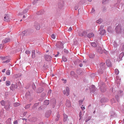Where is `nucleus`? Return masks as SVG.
<instances>
[{
  "instance_id": "1",
  "label": "nucleus",
  "mask_w": 124,
  "mask_h": 124,
  "mask_svg": "<svg viewBox=\"0 0 124 124\" xmlns=\"http://www.w3.org/2000/svg\"><path fill=\"white\" fill-rule=\"evenodd\" d=\"M0 103L2 106H5V108L7 110H8L9 108L10 105L8 102L2 100L0 102Z\"/></svg>"
},
{
  "instance_id": "2",
  "label": "nucleus",
  "mask_w": 124,
  "mask_h": 124,
  "mask_svg": "<svg viewBox=\"0 0 124 124\" xmlns=\"http://www.w3.org/2000/svg\"><path fill=\"white\" fill-rule=\"evenodd\" d=\"M66 90H64L63 91V93L65 95L66 94L67 96H68L69 95V88L68 87H66Z\"/></svg>"
},
{
  "instance_id": "3",
  "label": "nucleus",
  "mask_w": 124,
  "mask_h": 124,
  "mask_svg": "<svg viewBox=\"0 0 124 124\" xmlns=\"http://www.w3.org/2000/svg\"><path fill=\"white\" fill-rule=\"evenodd\" d=\"M97 50L98 52L100 54H102L103 53H107V51H106L105 49H103V50H102L101 48V47H99L97 48Z\"/></svg>"
},
{
  "instance_id": "4",
  "label": "nucleus",
  "mask_w": 124,
  "mask_h": 124,
  "mask_svg": "<svg viewBox=\"0 0 124 124\" xmlns=\"http://www.w3.org/2000/svg\"><path fill=\"white\" fill-rule=\"evenodd\" d=\"M56 46L62 49L63 48V44L60 42H58L56 45Z\"/></svg>"
},
{
  "instance_id": "5",
  "label": "nucleus",
  "mask_w": 124,
  "mask_h": 124,
  "mask_svg": "<svg viewBox=\"0 0 124 124\" xmlns=\"http://www.w3.org/2000/svg\"><path fill=\"white\" fill-rule=\"evenodd\" d=\"M115 29L116 31L118 33H121L122 30L121 26L119 25L116 26Z\"/></svg>"
},
{
  "instance_id": "6",
  "label": "nucleus",
  "mask_w": 124,
  "mask_h": 124,
  "mask_svg": "<svg viewBox=\"0 0 124 124\" xmlns=\"http://www.w3.org/2000/svg\"><path fill=\"white\" fill-rule=\"evenodd\" d=\"M44 58L45 60L47 61H50L52 59L51 57L48 55H46L44 56Z\"/></svg>"
},
{
  "instance_id": "7",
  "label": "nucleus",
  "mask_w": 124,
  "mask_h": 124,
  "mask_svg": "<svg viewBox=\"0 0 124 124\" xmlns=\"http://www.w3.org/2000/svg\"><path fill=\"white\" fill-rule=\"evenodd\" d=\"M51 113V110H49L47 111L45 114V116L47 117H48L50 115Z\"/></svg>"
},
{
  "instance_id": "8",
  "label": "nucleus",
  "mask_w": 124,
  "mask_h": 124,
  "mask_svg": "<svg viewBox=\"0 0 124 124\" xmlns=\"http://www.w3.org/2000/svg\"><path fill=\"white\" fill-rule=\"evenodd\" d=\"M10 39L9 38H6L2 40V42L3 43H5L10 41Z\"/></svg>"
},
{
  "instance_id": "9",
  "label": "nucleus",
  "mask_w": 124,
  "mask_h": 124,
  "mask_svg": "<svg viewBox=\"0 0 124 124\" xmlns=\"http://www.w3.org/2000/svg\"><path fill=\"white\" fill-rule=\"evenodd\" d=\"M4 20L5 21L7 22L9 21V19L8 15H6L4 17Z\"/></svg>"
},
{
  "instance_id": "10",
  "label": "nucleus",
  "mask_w": 124,
  "mask_h": 124,
  "mask_svg": "<svg viewBox=\"0 0 124 124\" xmlns=\"http://www.w3.org/2000/svg\"><path fill=\"white\" fill-rule=\"evenodd\" d=\"M107 65L108 67H110L111 66V62L109 60H107L106 61Z\"/></svg>"
},
{
  "instance_id": "11",
  "label": "nucleus",
  "mask_w": 124,
  "mask_h": 124,
  "mask_svg": "<svg viewBox=\"0 0 124 124\" xmlns=\"http://www.w3.org/2000/svg\"><path fill=\"white\" fill-rule=\"evenodd\" d=\"M123 56V54L122 53L120 54L119 55L118 59V61H119L121 60Z\"/></svg>"
},
{
  "instance_id": "12",
  "label": "nucleus",
  "mask_w": 124,
  "mask_h": 124,
  "mask_svg": "<svg viewBox=\"0 0 124 124\" xmlns=\"http://www.w3.org/2000/svg\"><path fill=\"white\" fill-rule=\"evenodd\" d=\"M94 36V34L93 33H89L87 35V37L89 38H91L93 37Z\"/></svg>"
},
{
  "instance_id": "13",
  "label": "nucleus",
  "mask_w": 124,
  "mask_h": 124,
  "mask_svg": "<svg viewBox=\"0 0 124 124\" xmlns=\"http://www.w3.org/2000/svg\"><path fill=\"white\" fill-rule=\"evenodd\" d=\"M11 118L8 119L6 122L7 124H10L11 123Z\"/></svg>"
},
{
  "instance_id": "14",
  "label": "nucleus",
  "mask_w": 124,
  "mask_h": 124,
  "mask_svg": "<svg viewBox=\"0 0 124 124\" xmlns=\"http://www.w3.org/2000/svg\"><path fill=\"white\" fill-rule=\"evenodd\" d=\"M28 9H26L24 10L23 11V12L21 13V14H20V13H19V15H23V14H24L25 13H26V12H27L28 11Z\"/></svg>"
},
{
  "instance_id": "15",
  "label": "nucleus",
  "mask_w": 124,
  "mask_h": 124,
  "mask_svg": "<svg viewBox=\"0 0 124 124\" xmlns=\"http://www.w3.org/2000/svg\"><path fill=\"white\" fill-rule=\"evenodd\" d=\"M100 33L101 35H103L105 34V30H101V31H100Z\"/></svg>"
},
{
  "instance_id": "16",
  "label": "nucleus",
  "mask_w": 124,
  "mask_h": 124,
  "mask_svg": "<svg viewBox=\"0 0 124 124\" xmlns=\"http://www.w3.org/2000/svg\"><path fill=\"white\" fill-rule=\"evenodd\" d=\"M64 119H63V121L64 122H65L67 120V119L68 118V116H67L65 114H64Z\"/></svg>"
},
{
  "instance_id": "17",
  "label": "nucleus",
  "mask_w": 124,
  "mask_h": 124,
  "mask_svg": "<svg viewBox=\"0 0 124 124\" xmlns=\"http://www.w3.org/2000/svg\"><path fill=\"white\" fill-rule=\"evenodd\" d=\"M49 102L48 100H46L44 102V104L46 105H47L49 104Z\"/></svg>"
},
{
  "instance_id": "18",
  "label": "nucleus",
  "mask_w": 124,
  "mask_h": 124,
  "mask_svg": "<svg viewBox=\"0 0 124 124\" xmlns=\"http://www.w3.org/2000/svg\"><path fill=\"white\" fill-rule=\"evenodd\" d=\"M66 105L68 107H70L71 106L70 103L69 101H68L66 102Z\"/></svg>"
},
{
  "instance_id": "19",
  "label": "nucleus",
  "mask_w": 124,
  "mask_h": 124,
  "mask_svg": "<svg viewBox=\"0 0 124 124\" xmlns=\"http://www.w3.org/2000/svg\"><path fill=\"white\" fill-rule=\"evenodd\" d=\"M35 50H33L32 51V58H34L35 57Z\"/></svg>"
},
{
  "instance_id": "20",
  "label": "nucleus",
  "mask_w": 124,
  "mask_h": 124,
  "mask_svg": "<svg viewBox=\"0 0 124 124\" xmlns=\"http://www.w3.org/2000/svg\"><path fill=\"white\" fill-rule=\"evenodd\" d=\"M89 57L91 58H93L94 57V55L93 54H90L89 55Z\"/></svg>"
},
{
  "instance_id": "21",
  "label": "nucleus",
  "mask_w": 124,
  "mask_h": 124,
  "mask_svg": "<svg viewBox=\"0 0 124 124\" xmlns=\"http://www.w3.org/2000/svg\"><path fill=\"white\" fill-rule=\"evenodd\" d=\"M6 85L8 86L10 85V82L9 81H8L6 82Z\"/></svg>"
},
{
  "instance_id": "22",
  "label": "nucleus",
  "mask_w": 124,
  "mask_h": 124,
  "mask_svg": "<svg viewBox=\"0 0 124 124\" xmlns=\"http://www.w3.org/2000/svg\"><path fill=\"white\" fill-rule=\"evenodd\" d=\"M70 75L72 76H74L75 77H76V76H77V75H75V73L73 71H71L70 73Z\"/></svg>"
},
{
  "instance_id": "23",
  "label": "nucleus",
  "mask_w": 124,
  "mask_h": 124,
  "mask_svg": "<svg viewBox=\"0 0 124 124\" xmlns=\"http://www.w3.org/2000/svg\"><path fill=\"white\" fill-rule=\"evenodd\" d=\"M91 45L93 47H95L97 46L95 42L92 43L91 44Z\"/></svg>"
},
{
  "instance_id": "24",
  "label": "nucleus",
  "mask_w": 124,
  "mask_h": 124,
  "mask_svg": "<svg viewBox=\"0 0 124 124\" xmlns=\"http://www.w3.org/2000/svg\"><path fill=\"white\" fill-rule=\"evenodd\" d=\"M102 21V20L101 19H99L98 20H97L96 21V23H101Z\"/></svg>"
},
{
  "instance_id": "25",
  "label": "nucleus",
  "mask_w": 124,
  "mask_h": 124,
  "mask_svg": "<svg viewBox=\"0 0 124 124\" xmlns=\"http://www.w3.org/2000/svg\"><path fill=\"white\" fill-rule=\"evenodd\" d=\"M20 103H16L14 104V106L15 107H17V106L20 105Z\"/></svg>"
},
{
  "instance_id": "26",
  "label": "nucleus",
  "mask_w": 124,
  "mask_h": 124,
  "mask_svg": "<svg viewBox=\"0 0 124 124\" xmlns=\"http://www.w3.org/2000/svg\"><path fill=\"white\" fill-rule=\"evenodd\" d=\"M31 104H29L27 105L25 107V108L26 109H28L29 108Z\"/></svg>"
},
{
  "instance_id": "27",
  "label": "nucleus",
  "mask_w": 124,
  "mask_h": 124,
  "mask_svg": "<svg viewBox=\"0 0 124 124\" xmlns=\"http://www.w3.org/2000/svg\"><path fill=\"white\" fill-rule=\"evenodd\" d=\"M115 73L116 75H118L119 73V71L117 69H115Z\"/></svg>"
},
{
  "instance_id": "28",
  "label": "nucleus",
  "mask_w": 124,
  "mask_h": 124,
  "mask_svg": "<svg viewBox=\"0 0 124 124\" xmlns=\"http://www.w3.org/2000/svg\"><path fill=\"white\" fill-rule=\"evenodd\" d=\"M62 60L64 62H66L67 61V58L65 57L64 56H63L62 57Z\"/></svg>"
},
{
  "instance_id": "29",
  "label": "nucleus",
  "mask_w": 124,
  "mask_h": 124,
  "mask_svg": "<svg viewBox=\"0 0 124 124\" xmlns=\"http://www.w3.org/2000/svg\"><path fill=\"white\" fill-rule=\"evenodd\" d=\"M6 73L8 75H9L10 74V70H8L6 71Z\"/></svg>"
},
{
  "instance_id": "30",
  "label": "nucleus",
  "mask_w": 124,
  "mask_h": 124,
  "mask_svg": "<svg viewBox=\"0 0 124 124\" xmlns=\"http://www.w3.org/2000/svg\"><path fill=\"white\" fill-rule=\"evenodd\" d=\"M10 61L9 60H6L5 61H3V62H2L3 63H8Z\"/></svg>"
},
{
  "instance_id": "31",
  "label": "nucleus",
  "mask_w": 124,
  "mask_h": 124,
  "mask_svg": "<svg viewBox=\"0 0 124 124\" xmlns=\"http://www.w3.org/2000/svg\"><path fill=\"white\" fill-rule=\"evenodd\" d=\"M51 37L53 39H55V36L54 34H52L51 35Z\"/></svg>"
},
{
  "instance_id": "32",
  "label": "nucleus",
  "mask_w": 124,
  "mask_h": 124,
  "mask_svg": "<svg viewBox=\"0 0 124 124\" xmlns=\"http://www.w3.org/2000/svg\"><path fill=\"white\" fill-rule=\"evenodd\" d=\"M104 26H101L100 27V28H99V31H101V30H102Z\"/></svg>"
},
{
  "instance_id": "33",
  "label": "nucleus",
  "mask_w": 124,
  "mask_h": 124,
  "mask_svg": "<svg viewBox=\"0 0 124 124\" xmlns=\"http://www.w3.org/2000/svg\"><path fill=\"white\" fill-rule=\"evenodd\" d=\"M79 35L80 36H82L83 35V32H80L79 33Z\"/></svg>"
},
{
  "instance_id": "34",
  "label": "nucleus",
  "mask_w": 124,
  "mask_h": 124,
  "mask_svg": "<svg viewBox=\"0 0 124 124\" xmlns=\"http://www.w3.org/2000/svg\"><path fill=\"white\" fill-rule=\"evenodd\" d=\"M35 28L37 30H39L40 28V26L38 25L37 26L35 27Z\"/></svg>"
},
{
  "instance_id": "35",
  "label": "nucleus",
  "mask_w": 124,
  "mask_h": 124,
  "mask_svg": "<svg viewBox=\"0 0 124 124\" xmlns=\"http://www.w3.org/2000/svg\"><path fill=\"white\" fill-rule=\"evenodd\" d=\"M72 30V27H70L69 28V29H68V31H71Z\"/></svg>"
},
{
  "instance_id": "36",
  "label": "nucleus",
  "mask_w": 124,
  "mask_h": 124,
  "mask_svg": "<svg viewBox=\"0 0 124 124\" xmlns=\"http://www.w3.org/2000/svg\"><path fill=\"white\" fill-rule=\"evenodd\" d=\"M18 122L17 120H16L13 123L14 124H18Z\"/></svg>"
},
{
  "instance_id": "37",
  "label": "nucleus",
  "mask_w": 124,
  "mask_h": 124,
  "mask_svg": "<svg viewBox=\"0 0 124 124\" xmlns=\"http://www.w3.org/2000/svg\"><path fill=\"white\" fill-rule=\"evenodd\" d=\"M25 53L26 54H30V52L29 51H25Z\"/></svg>"
},
{
  "instance_id": "38",
  "label": "nucleus",
  "mask_w": 124,
  "mask_h": 124,
  "mask_svg": "<svg viewBox=\"0 0 124 124\" xmlns=\"http://www.w3.org/2000/svg\"><path fill=\"white\" fill-rule=\"evenodd\" d=\"M83 101L80 100L79 101V104H81L82 103V102Z\"/></svg>"
},
{
  "instance_id": "39",
  "label": "nucleus",
  "mask_w": 124,
  "mask_h": 124,
  "mask_svg": "<svg viewBox=\"0 0 124 124\" xmlns=\"http://www.w3.org/2000/svg\"><path fill=\"white\" fill-rule=\"evenodd\" d=\"M95 11V10L93 8H92V10L91 11V13H93Z\"/></svg>"
},
{
  "instance_id": "40",
  "label": "nucleus",
  "mask_w": 124,
  "mask_h": 124,
  "mask_svg": "<svg viewBox=\"0 0 124 124\" xmlns=\"http://www.w3.org/2000/svg\"><path fill=\"white\" fill-rule=\"evenodd\" d=\"M78 5L76 6L75 7V10H77L78 9Z\"/></svg>"
},
{
  "instance_id": "41",
  "label": "nucleus",
  "mask_w": 124,
  "mask_h": 124,
  "mask_svg": "<svg viewBox=\"0 0 124 124\" xmlns=\"http://www.w3.org/2000/svg\"><path fill=\"white\" fill-rule=\"evenodd\" d=\"M64 51L66 53H67L68 52V51L66 49H64Z\"/></svg>"
},
{
  "instance_id": "42",
  "label": "nucleus",
  "mask_w": 124,
  "mask_h": 124,
  "mask_svg": "<svg viewBox=\"0 0 124 124\" xmlns=\"http://www.w3.org/2000/svg\"><path fill=\"white\" fill-rule=\"evenodd\" d=\"M98 72H99V73H102L103 72V71H102V70L100 71V70Z\"/></svg>"
},
{
  "instance_id": "43",
  "label": "nucleus",
  "mask_w": 124,
  "mask_h": 124,
  "mask_svg": "<svg viewBox=\"0 0 124 124\" xmlns=\"http://www.w3.org/2000/svg\"><path fill=\"white\" fill-rule=\"evenodd\" d=\"M57 54L55 55V57H57V56H58V55H59V52H57Z\"/></svg>"
},
{
  "instance_id": "44",
  "label": "nucleus",
  "mask_w": 124,
  "mask_h": 124,
  "mask_svg": "<svg viewBox=\"0 0 124 124\" xmlns=\"http://www.w3.org/2000/svg\"><path fill=\"white\" fill-rule=\"evenodd\" d=\"M81 109L82 110H84V109H85V108L84 107H83V105H82V107L81 106Z\"/></svg>"
},
{
  "instance_id": "45",
  "label": "nucleus",
  "mask_w": 124,
  "mask_h": 124,
  "mask_svg": "<svg viewBox=\"0 0 124 124\" xmlns=\"http://www.w3.org/2000/svg\"><path fill=\"white\" fill-rule=\"evenodd\" d=\"M51 90H49L48 92V93H49L50 94V93L51 92Z\"/></svg>"
},
{
  "instance_id": "46",
  "label": "nucleus",
  "mask_w": 124,
  "mask_h": 124,
  "mask_svg": "<svg viewBox=\"0 0 124 124\" xmlns=\"http://www.w3.org/2000/svg\"><path fill=\"white\" fill-rule=\"evenodd\" d=\"M6 77H4L3 78V80L4 81H5V80L6 79Z\"/></svg>"
},
{
  "instance_id": "47",
  "label": "nucleus",
  "mask_w": 124,
  "mask_h": 124,
  "mask_svg": "<svg viewBox=\"0 0 124 124\" xmlns=\"http://www.w3.org/2000/svg\"><path fill=\"white\" fill-rule=\"evenodd\" d=\"M104 64V63H102L100 64V65L101 66H103Z\"/></svg>"
},
{
  "instance_id": "48",
  "label": "nucleus",
  "mask_w": 124,
  "mask_h": 124,
  "mask_svg": "<svg viewBox=\"0 0 124 124\" xmlns=\"http://www.w3.org/2000/svg\"><path fill=\"white\" fill-rule=\"evenodd\" d=\"M79 66L80 67H82V66H83V64H82V63L80 64H79Z\"/></svg>"
},
{
  "instance_id": "49",
  "label": "nucleus",
  "mask_w": 124,
  "mask_h": 124,
  "mask_svg": "<svg viewBox=\"0 0 124 124\" xmlns=\"http://www.w3.org/2000/svg\"><path fill=\"white\" fill-rule=\"evenodd\" d=\"M101 92H105V89L104 90H101Z\"/></svg>"
},
{
  "instance_id": "50",
  "label": "nucleus",
  "mask_w": 124,
  "mask_h": 124,
  "mask_svg": "<svg viewBox=\"0 0 124 124\" xmlns=\"http://www.w3.org/2000/svg\"><path fill=\"white\" fill-rule=\"evenodd\" d=\"M5 69H4L3 70H2V72H5Z\"/></svg>"
},
{
  "instance_id": "51",
  "label": "nucleus",
  "mask_w": 124,
  "mask_h": 124,
  "mask_svg": "<svg viewBox=\"0 0 124 124\" xmlns=\"http://www.w3.org/2000/svg\"><path fill=\"white\" fill-rule=\"evenodd\" d=\"M81 112H80V114H79V116H80V117L81 116Z\"/></svg>"
},
{
  "instance_id": "52",
  "label": "nucleus",
  "mask_w": 124,
  "mask_h": 124,
  "mask_svg": "<svg viewBox=\"0 0 124 124\" xmlns=\"http://www.w3.org/2000/svg\"><path fill=\"white\" fill-rule=\"evenodd\" d=\"M5 57H4V58H3V60H5Z\"/></svg>"
},
{
  "instance_id": "53",
  "label": "nucleus",
  "mask_w": 124,
  "mask_h": 124,
  "mask_svg": "<svg viewBox=\"0 0 124 124\" xmlns=\"http://www.w3.org/2000/svg\"><path fill=\"white\" fill-rule=\"evenodd\" d=\"M92 87H94V88H95L94 86L93 85H92Z\"/></svg>"
},
{
  "instance_id": "54",
  "label": "nucleus",
  "mask_w": 124,
  "mask_h": 124,
  "mask_svg": "<svg viewBox=\"0 0 124 124\" xmlns=\"http://www.w3.org/2000/svg\"><path fill=\"white\" fill-rule=\"evenodd\" d=\"M92 0H88V1L89 2H91Z\"/></svg>"
},
{
  "instance_id": "55",
  "label": "nucleus",
  "mask_w": 124,
  "mask_h": 124,
  "mask_svg": "<svg viewBox=\"0 0 124 124\" xmlns=\"http://www.w3.org/2000/svg\"><path fill=\"white\" fill-rule=\"evenodd\" d=\"M25 17V16H23V18H24Z\"/></svg>"
},
{
  "instance_id": "56",
  "label": "nucleus",
  "mask_w": 124,
  "mask_h": 124,
  "mask_svg": "<svg viewBox=\"0 0 124 124\" xmlns=\"http://www.w3.org/2000/svg\"><path fill=\"white\" fill-rule=\"evenodd\" d=\"M86 62V61H83V62H84V63H85Z\"/></svg>"
},
{
  "instance_id": "57",
  "label": "nucleus",
  "mask_w": 124,
  "mask_h": 124,
  "mask_svg": "<svg viewBox=\"0 0 124 124\" xmlns=\"http://www.w3.org/2000/svg\"><path fill=\"white\" fill-rule=\"evenodd\" d=\"M66 80H64V83H66Z\"/></svg>"
},
{
  "instance_id": "58",
  "label": "nucleus",
  "mask_w": 124,
  "mask_h": 124,
  "mask_svg": "<svg viewBox=\"0 0 124 124\" xmlns=\"http://www.w3.org/2000/svg\"><path fill=\"white\" fill-rule=\"evenodd\" d=\"M123 123L124 124V119H123Z\"/></svg>"
},
{
  "instance_id": "59",
  "label": "nucleus",
  "mask_w": 124,
  "mask_h": 124,
  "mask_svg": "<svg viewBox=\"0 0 124 124\" xmlns=\"http://www.w3.org/2000/svg\"><path fill=\"white\" fill-rule=\"evenodd\" d=\"M103 100V99H101V102H102V100Z\"/></svg>"
},
{
  "instance_id": "60",
  "label": "nucleus",
  "mask_w": 124,
  "mask_h": 124,
  "mask_svg": "<svg viewBox=\"0 0 124 124\" xmlns=\"http://www.w3.org/2000/svg\"><path fill=\"white\" fill-rule=\"evenodd\" d=\"M62 81L63 80H64V79H62Z\"/></svg>"
},
{
  "instance_id": "61",
  "label": "nucleus",
  "mask_w": 124,
  "mask_h": 124,
  "mask_svg": "<svg viewBox=\"0 0 124 124\" xmlns=\"http://www.w3.org/2000/svg\"><path fill=\"white\" fill-rule=\"evenodd\" d=\"M48 52V50H47V51H46V52Z\"/></svg>"
},
{
  "instance_id": "62",
  "label": "nucleus",
  "mask_w": 124,
  "mask_h": 124,
  "mask_svg": "<svg viewBox=\"0 0 124 124\" xmlns=\"http://www.w3.org/2000/svg\"><path fill=\"white\" fill-rule=\"evenodd\" d=\"M22 21V20H20V21L21 22V21Z\"/></svg>"
},
{
  "instance_id": "63",
  "label": "nucleus",
  "mask_w": 124,
  "mask_h": 124,
  "mask_svg": "<svg viewBox=\"0 0 124 124\" xmlns=\"http://www.w3.org/2000/svg\"><path fill=\"white\" fill-rule=\"evenodd\" d=\"M16 75H14V76H16Z\"/></svg>"
},
{
  "instance_id": "64",
  "label": "nucleus",
  "mask_w": 124,
  "mask_h": 124,
  "mask_svg": "<svg viewBox=\"0 0 124 124\" xmlns=\"http://www.w3.org/2000/svg\"><path fill=\"white\" fill-rule=\"evenodd\" d=\"M39 124H42L41 123H40Z\"/></svg>"
}]
</instances>
